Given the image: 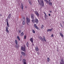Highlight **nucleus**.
<instances>
[{
	"mask_svg": "<svg viewBox=\"0 0 64 64\" xmlns=\"http://www.w3.org/2000/svg\"><path fill=\"white\" fill-rule=\"evenodd\" d=\"M38 4H39L41 6H44V2L43 1V0H42L41 1V0H38Z\"/></svg>",
	"mask_w": 64,
	"mask_h": 64,
	"instance_id": "nucleus-1",
	"label": "nucleus"
},
{
	"mask_svg": "<svg viewBox=\"0 0 64 64\" xmlns=\"http://www.w3.org/2000/svg\"><path fill=\"white\" fill-rule=\"evenodd\" d=\"M26 23L28 25H29V23H30V19L28 18H26Z\"/></svg>",
	"mask_w": 64,
	"mask_h": 64,
	"instance_id": "nucleus-2",
	"label": "nucleus"
},
{
	"mask_svg": "<svg viewBox=\"0 0 64 64\" xmlns=\"http://www.w3.org/2000/svg\"><path fill=\"white\" fill-rule=\"evenodd\" d=\"M43 38L42 37H40V40H41V41H42L43 42V41H44L45 42H46V39H45V36H43Z\"/></svg>",
	"mask_w": 64,
	"mask_h": 64,
	"instance_id": "nucleus-3",
	"label": "nucleus"
},
{
	"mask_svg": "<svg viewBox=\"0 0 64 64\" xmlns=\"http://www.w3.org/2000/svg\"><path fill=\"white\" fill-rule=\"evenodd\" d=\"M21 50L23 51H26V47L25 46L24 47L22 46L21 48Z\"/></svg>",
	"mask_w": 64,
	"mask_h": 64,
	"instance_id": "nucleus-4",
	"label": "nucleus"
},
{
	"mask_svg": "<svg viewBox=\"0 0 64 64\" xmlns=\"http://www.w3.org/2000/svg\"><path fill=\"white\" fill-rule=\"evenodd\" d=\"M6 25L8 27H9L10 26H9V23H8V19H6Z\"/></svg>",
	"mask_w": 64,
	"mask_h": 64,
	"instance_id": "nucleus-5",
	"label": "nucleus"
},
{
	"mask_svg": "<svg viewBox=\"0 0 64 64\" xmlns=\"http://www.w3.org/2000/svg\"><path fill=\"white\" fill-rule=\"evenodd\" d=\"M21 53L22 56H23L24 57L26 56V54H25V53L24 52H21Z\"/></svg>",
	"mask_w": 64,
	"mask_h": 64,
	"instance_id": "nucleus-6",
	"label": "nucleus"
},
{
	"mask_svg": "<svg viewBox=\"0 0 64 64\" xmlns=\"http://www.w3.org/2000/svg\"><path fill=\"white\" fill-rule=\"evenodd\" d=\"M31 17L32 19H34L35 16H34V14H31Z\"/></svg>",
	"mask_w": 64,
	"mask_h": 64,
	"instance_id": "nucleus-7",
	"label": "nucleus"
},
{
	"mask_svg": "<svg viewBox=\"0 0 64 64\" xmlns=\"http://www.w3.org/2000/svg\"><path fill=\"white\" fill-rule=\"evenodd\" d=\"M34 21L35 23H36V24H37V23H38L39 22V20H38V19H37L36 18L35 19Z\"/></svg>",
	"mask_w": 64,
	"mask_h": 64,
	"instance_id": "nucleus-8",
	"label": "nucleus"
},
{
	"mask_svg": "<svg viewBox=\"0 0 64 64\" xmlns=\"http://www.w3.org/2000/svg\"><path fill=\"white\" fill-rule=\"evenodd\" d=\"M35 14H36V16H37V17H39V13L37 11L35 12Z\"/></svg>",
	"mask_w": 64,
	"mask_h": 64,
	"instance_id": "nucleus-9",
	"label": "nucleus"
},
{
	"mask_svg": "<svg viewBox=\"0 0 64 64\" xmlns=\"http://www.w3.org/2000/svg\"><path fill=\"white\" fill-rule=\"evenodd\" d=\"M35 50L36 51H39V48H38V47L36 46L35 48Z\"/></svg>",
	"mask_w": 64,
	"mask_h": 64,
	"instance_id": "nucleus-10",
	"label": "nucleus"
},
{
	"mask_svg": "<svg viewBox=\"0 0 64 64\" xmlns=\"http://www.w3.org/2000/svg\"><path fill=\"white\" fill-rule=\"evenodd\" d=\"M11 14H10L8 16L7 18L8 19H10V18H11Z\"/></svg>",
	"mask_w": 64,
	"mask_h": 64,
	"instance_id": "nucleus-11",
	"label": "nucleus"
},
{
	"mask_svg": "<svg viewBox=\"0 0 64 64\" xmlns=\"http://www.w3.org/2000/svg\"><path fill=\"white\" fill-rule=\"evenodd\" d=\"M53 30V28H52L51 29H48V30L47 31V32H49V31H52V30Z\"/></svg>",
	"mask_w": 64,
	"mask_h": 64,
	"instance_id": "nucleus-12",
	"label": "nucleus"
},
{
	"mask_svg": "<svg viewBox=\"0 0 64 64\" xmlns=\"http://www.w3.org/2000/svg\"><path fill=\"white\" fill-rule=\"evenodd\" d=\"M30 40L31 41V42L32 43H33V39L32 38H30Z\"/></svg>",
	"mask_w": 64,
	"mask_h": 64,
	"instance_id": "nucleus-13",
	"label": "nucleus"
},
{
	"mask_svg": "<svg viewBox=\"0 0 64 64\" xmlns=\"http://www.w3.org/2000/svg\"><path fill=\"white\" fill-rule=\"evenodd\" d=\"M34 26L35 28H36V29H39L38 28V27H37V26H36V24H34Z\"/></svg>",
	"mask_w": 64,
	"mask_h": 64,
	"instance_id": "nucleus-14",
	"label": "nucleus"
},
{
	"mask_svg": "<svg viewBox=\"0 0 64 64\" xmlns=\"http://www.w3.org/2000/svg\"><path fill=\"white\" fill-rule=\"evenodd\" d=\"M15 43L17 45H18V41L17 40H16L15 41Z\"/></svg>",
	"mask_w": 64,
	"mask_h": 64,
	"instance_id": "nucleus-15",
	"label": "nucleus"
},
{
	"mask_svg": "<svg viewBox=\"0 0 64 64\" xmlns=\"http://www.w3.org/2000/svg\"><path fill=\"white\" fill-rule=\"evenodd\" d=\"M26 62V60H25V59H24L22 60V62L23 63H24V62Z\"/></svg>",
	"mask_w": 64,
	"mask_h": 64,
	"instance_id": "nucleus-16",
	"label": "nucleus"
},
{
	"mask_svg": "<svg viewBox=\"0 0 64 64\" xmlns=\"http://www.w3.org/2000/svg\"><path fill=\"white\" fill-rule=\"evenodd\" d=\"M60 35L62 37H64L63 34L61 32L59 33Z\"/></svg>",
	"mask_w": 64,
	"mask_h": 64,
	"instance_id": "nucleus-17",
	"label": "nucleus"
},
{
	"mask_svg": "<svg viewBox=\"0 0 64 64\" xmlns=\"http://www.w3.org/2000/svg\"><path fill=\"white\" fill-rule=\"evenodd\" d=\"M26 44L27 46V47H29V42H27Z\"/></svg>",
	"mask_w": 64,
	"mask_h": 64,
	"instance_id": "nucleus-18",
	"label": "nucleus"
},
{
	"mask_svg": "<svg viewBox=\"0 0 64 64\" xmlns=\"http://www.w3.org/2000/svg\"><path fill=\"white\" fill-rule=\"evenodd\" d=\"M48 3L49 5H50V6H52V2H48Z\"/></svg>",
	"mask_w": 64,
	"mask_h": 64,
	"instance_id": "nucleus-19",
	"label": "nucleus"
},
{
	"mask_svg": "<svg viewBox=\"0 0 64 64\" xmlns=\"http://www.w3.org/2000/svg\"><path fill=\"white\" fill-rule=\"evenodd\" d=\"M62 63L64 62V60L63 58H62L61 59V62Z\"/></svg>",
	"mask_w": 64,
	"mask_h": 64,
	"instance_id": "nucleus-20",
	"label": "nucleus"
},
{
	"mask_svg": "<svg viewBox=\"0 0 64 64\" xmlns=\"http://www.w3.org/2000/svg\"><path fill=\"white\" fill-rule=\"evenodd\" d=\"M47 61L48 62H49L50 61V58H47Z\"/></svg>",
	"mask_w": 64,
	"mask_h": 64,
	"instance_id": "nucleus-21",
	"label": "nucleus"
},
{
	"mask_svg": "<svg viewBox=\"0 0 64 64\" xmlns=\"http://www.w3.org/2000/svg\"><path fill=\"white\" fill-rule=\"evenodd\" d=\"M32 21L33 23H35V20H34L32 19Z\"/></svg>",
	"mask_w": 64,
	"mask_h": 64,
	"instance_id": "nucleus-22",
	"label": "nucleus"
},
{
	"mask_svg": "<svg viewBox=\"0 0 64 64\" xmlns=\"http://www.w3.org/2000/svg\"><path fill=\"white\" fill-rule=\"evenodd\" d=\"M24 36V33H23V32H22L20 34L21 36Z\"/></svg>",
	"mask_w": 64,
	"mask_h": 64,
	"instance_id": "nucleus-23",
	"label": "nucleus"
},
{
	"mask_svg": "<svg viewBox=\"0 0 64 64\" xmlns=\"http://www.w3.org/2000/svg\"><path fill=\"white\" fill-rule=\"evenodd\" d=\"M21 8L22 9V10H23V7H24L23 6V4H22L21 5Z\"/></svg>",
	"mask_w": 64,
	"mask_h": 64,
	"instance_id": "nucleus-24",
	"label": "nucleus"
},
{
	"mask_svg": "<svg viewBox=\"0 0 64 64\" xmlns=\"http://www.w3.org/2000/svg\"><path fill=\"white\" fill-rule=\"evenodd\" d=\"M17 38L18 39V40L19 41H20V37L19 36H17Z\"/></svg>",
	"mask_w": 64,
	"mask_h": 64,
	"instance_id": "nucleus-25",
	"label": "nucleus"
},
{
	"mask_svg": "<svg viewBox=\"0 0 64 64\" xmlns=\"http://www.w3.org/2000/svg\"><path fill=\"white\" fill-rule=\"evenodd\" d=\"M44 1L46 2V3H48L49 2L47 0H44Z\"/></svg>",
	"mask_w": 64,
	"mask_h": 64,
	"instance_id": "nucleus-26",
	"label": "nucleus"
},
{
	"mask_svg": "<svg viewBox=\"0 0 64 64\" xmlns=\"http://www.w3.org/2000/svg\"><path fill=\"white\" fill-rule=\"evenodd\" d=\"M44 25L42 24L41 27L42 29H43V28H44Z\"/></svg>",
	"mask_w": 64,
	"mask_h": 64,
	"instance_id": "nucleus-27",
	"label": "nucleus"
},
{
	"mask_svg": "<svg viewBox=\"0 0 64 64\" xmlns=\"http://www.w3.org/2000/svg\"><path fill=\"white\" fill-rule=\"evenodd\" d=\"M32 32L34 33H35V30H32Z\"/></svg>",
	"mask_w": 64,
	"mask_h": 64,
	"instance_id": "nucleus-28",
	"label": "nucleus"
},
{
	"mask_svg": "<svg viewBox=\"0 0 64 64\" xmlns=\"http://www.w3.org/2000/svg\"><path fill=\"white\" fill-rule=\"evenodd\" d=\"M29 3H30V5H31L32 4V3H31V1H29Z\"/></svg>",
	"mask_w": 64,
	"mask_h": 64,
	"instance_id": "nucleus-29",
	"label": "nucleus"
},
{
	"mask_svg": "<svg viewBox=\"0 0 64 64\" xmlns=\"http://www.w3.org/2000/svg\"><path fill=\"white\" fill-rule=\"evenodd\" d=\"M24 20L23 22H22V24L23 25H24V24H25V22H24Z\"/></svg>",
	"mask_w": 64,
	"mask_h": 64,
	"instance_id": "nucleus-30",
	"label": "nucleus"
},
{
	"mask_svg": "<svg viewBox=\"0 0 64 64\" xmlns=\"http://www.w3.org/2000/svg\"><path fill=\"white\" fill-rule=\"evenodd\" d=\"M8 30V27L6 26V31L7 30Z\"/></svg>",
	"mask_w": 64,
	"mask_h": 64,
	"instance_id": "nucleus-31",
	"label": "nucleus"
},
{
	"mask_svg": "<svg viewBox=\"0 0 64 64\" xmlns=\"http://www.w3.org/2000/svg\"><path fill=\"white\" fill-rule=\"evenodd\" d=\"M26 36L24 35V39H26Z\"/></svg>",
	"mask_w": 64,
	"mask_h": 64,
	"instance_id": "nucleus-32",
	"label": "nucleus"
},
{
	"mask_svg": "<svg viewBox=\"0 0 64 64\" xmlns=\"http://www.w3.org/2000/svg\"><path fill=\"white\" fill-rule=\"evenodd\" d=\"M18 32V33H21V30H19Z\"/></svg>",
	"mask_w": 64,
	"mask_h": 64,
	"instance_id": "nucleus-33",
	"label": "nucleus"
},
{
	"mask_svg": "<svg viewBox=\"0 0 64 64\" xmlns=\"http://www.w3.org/2000/svg\"><path fill=\"white\" fill-rule=\"evenodd\" d=\"M6 31V32H7V33H9V30H7Z\"/></svg>",
	"mask_w": 64,
	"mask_h": 64,
	"instance_id": "nucleus-34",
	"label": "nucleus"
},
{
	"mask_svg": "<svg viewBox=\"0 0 64 64\" xmlns=\"http://www.w3.org/2000/svg\"><path fill=\"white\" fill-rule=\"evenodd\" d=\"M15 47L16 49H18V46H16Z\"/></svg>",
	"mask_w": 64,
	"mask_h": 64,
	"instance_id": "nucleus-35",
	"label": "nucleus"
},
{
	"mask_svg": "<svg viewBox=\"0 0 64 64\" xmlns=\"http://www.w3.org/2000/svg\"><path fill=\"white\" fill-rule=\"evenodd\" d=\"M60 64H64V62H60Z\"/></svg>",
	"mask_w": 64,
	"mask_h": 64,
	"instance_id": "nucleus-36",
	"label": "nucleus"
},
{
	"mask_svg": "<svg viewBox=\"0 0 64 64\" xmlns=\"http://www.w3.org/2000/svg\"><path fill=\"white\" fill-rule=\"evenodd\" d=\"M60 26H61V27H63L62 26V24H61V23H60Z\"/></svg>",
	"mask_w": 64,
	"mask_h": 64,
	"instance_id": "nucleus-37",
	"label": "nucleus"
},
{
	"mask_svg": "<svg viewBox=\"0 0 64 64\" xmlns=\"http://www.w3.org/2000/svg\"><path fill=\"white\" fill-rule=\"evenodd\" d=\"M24 64H27L26 63V62H24Z\"/></svg>",
	"mask_w": 64,
	"mask_h": 64,
	"instance_id": "nucleus-38",
	"label": "nucleus"
},
{
	"mask_svg": "<svg viewBox=\"0 0 64 64\" xmlns=\"http://www.w3.org/2000/svg\"><path fill=\"white\" fill-rule=\"evenodd\" d=\"M44 17H45V18H46V17H47V16H46V14L45 15Z\"/></svg>",
	"mask_w": 64,
	"mask_h": 64,
	"instance_id": "nucleus-39",
	"label": "nucleus"
},
{
	"mask_svg": "<svg viewBox=\"0 0 64 64\" xmlns=\"http://www.w3.org/2000/svg\"><path fill=\"white\" fill-rule=\"evenodd\" d=\"M51 37H53V34H52L51 35Z\"/></svg>",
	"mask_w": 64,
	"mask_h": 64,
	"instance_id": "nucleus-40",
	"label": "nucleus"
},
{
	"mask_svg": "<svg viewBox=\"0 0 64 64\" xmlns=\"http://www.w3.org/2000/svg\"><path fill=\"white\" fill-rule=\"evenodd\" d=\"M23 19L24 20H25V17H24L23 18Z\"/></svg>",
	"mask_w": 64,
	"mask_h": 64,
	"instance_id": "nucleus-41",
	"label": "nucleus"
},
{
	"mask_svg": "<svg viewBox=\"0 0 64 64\" xmlns=\"http://www.w3.org/2000/svg\"><path fill=\"white\" fill-rule=\"evenodd\" d=\"M48 16H51V14H48Z\"/></svg>",
	"mask_w": 64,
	"mask_h": 64,
	"instance_id": "nucleus-42",
	"label": "nucleus"
},
{
	"mask_svg": "<svg viewBox=\"0 0 64 64\" xmlns=\"http://www.w3.org/2000/svg\"><path fill=\"white\" fill-rule=\"evenodd\" d=\"M44 14L45 15H46V14L45 12H44Z\"/></svg>",
	"mask_w": 64,
	"mask_h": 64,
	"instance_id": "nucleus-43",
	"label": "nucleus"
},
{
	"mask_svg": "<svg viewBox=\"0 0 64 64\" xmlns=\"http://www.w3.org/2000/svg\"><path fill=\"white\" fill-rule=\"evenodd\" d=\"M50 13H52V12H51V11H50Z\"/></svg>",
	"mask_w": 64,
	"mask_h": 64,
	"instance_id": "nucleus-44",
	"label": "nucleus"
},
{
	"mask_svg": "<svg viewBox=\"0 0 64 64\" xmlns=\"http://www.w3.org/2000/svg\"><path fill=\"white\" fill-rule=\"evenodd\" d=\"M49 2H50L51 0H48Z\"/></svg>",
	"mask_w": 64,
	"mask_h": 64,
	"instance_id": "nucleus-45",
	"label": "nucleus"
},
{
	"mask_svg": "<svg viewBox=\"0 0 64 64\" xmlns=\"http://www.w3.org/2000/svg\"><path fill=\"white\" fill-rule=\"evenodd\" d=\"M62 23H63V24H64V22H62Z\"/></svg>",
	"mask_w": 64,
	"mask_h": 64,
	"instance_id": "nucleus-46",
	"label": "nucleus"
},
{
	"mask_svg": "<svg viewBox=\"0 0 64 64\" xmlns=\"http://www.w3.org/2000/svg\"><path fill=\"white\" fill-rule=\"evenodd\" d=\"M0 16H2V15L1 14H0Z\"/></svg>",
	"mask_w": 64,
	"mask_h": 64,
	"instance_id": "nucleus-47",
	"label": "nucleus"
}]
</instances>
